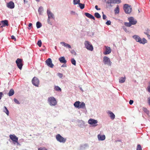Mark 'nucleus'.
I'll use <instances>...</instances> for the list:
<instances>
[{
    "label": "nucleus",
    "mask_w": 150,
    "mask_h": 150,
    "mask_svg": "<svg viewBox=\"0 0 150 150\" xmlns=\"http://www.w3.org/2000/svg\"><path fill=\"white\" fill-rule=\"evenodd\" d=\"M32 83L36 86H38L39 84V79L36 77H34L32 80Z\"/></svg>",
    "instance_id": "1a4fd4ad"
},
{
    "label": "nucleus",
    "mask_w": 150,
    "mask_h": 150,
    "mask_svg": "<svg viewBox=\"0 0 150 150\" xmlns=\"http://www.w3.org/2000/svg\"><path fill=\"white\" fill-rule=\"evenodd\" d=\"M105 52H104L103 54L105 55H106L109 54L111 52V50L110 47L107 46H105Z\"/></svg>",
    "instance_id": "ddd939ff"
},
{
    "label": "nucleus",
    "mask_w": 150,
    "mask_h": 150,
    "mask_svg": "<svg viewBox=\"0 0 150 150\" xmlns=\"http://www.w3.org/2000/svg\"><path fill=\"white\" fill-rule=\"evenodd\" d=\"M147 30H148V33H149V31L150 30H148V29Z\"/></svg>",
    "instance_id": "052dcab7"
},
{
    "label": "nucleus",
    "mask_w": 150,
    "mask_h": 150,
    "mask_svg": "<svg viewBox=\"0 0 150 150\" xmlns=\"http://www.w3.org/2000/svg\"><path fill=\"white\" fill-rule=\"evenodd\" d=\"M133 38L136 40L137 42H138V40L140 39V38L138 36L135 35L133 36Z\"/></svg>",
    "instance_id": "393cba45"
},
{
    "label": "nucleus",
    "mask_w": 150,
    "mask_h": 150,
    "mask_svg": "<svg viewBox=\"0 0 150 150\" xmlns=\"http://www.w3.org/2000/svg\"><path fill=\"white\" fill-rule=\"evenodd\" d=\"M59 60L60 62L62 63L66 64L67 62L64 57H60L59 59Z\"/></svg>",
    "instance_id": "a211bd4d"
},
{
    "label": "nucleus",
    "mask_w": 150,
    "mask_h": 150,
    "mask_svg": "<svg viewBox=\"0 0 150 150\" xmlns=\"http://www.w3.org/2000/svg\"><path fill=\"white\" fill-rule=\"evenodd\" d=\"M124 30H126V29H124Z\"/></svg>",
    "instance_id": "680f3d73"
},
{
    "label": "nucleus",
    "mask_w": 150,
    "mask_h": 150,
    "mask_svg": "<svg viewBox=\"0 0 150 150\" xmlns=\"http://www.w3.org/2000/svg\"><path fill=\"white\" fill-rule=\"evenodd\" d=\"M124 25L128 27H129L131 25V24L129 22V23L125 22L124 23Z\"/></svg>",
    "instance_id": "c9c22d12"
},
{
    "label": "nucleus",
    "mask_w": 150,
    "mask_h": 150,
    "mask_svg": "<svg viewBox=\"0 0 150 150\" xmlns=\"http://www.w3.org/2000/svg\"><path fill=\"white\" fill-rule=\"evenodd\" d=\"M48 101L50 105L51 106H54L57 104V101L55 98L53 97H50L48 98Z\"/></svg>",
    "instance_id": "f03ea898"
},
{
    "label": "nucleus",
    "mask_w": 150,
    "mask_h": 150,
    "mask_svg": "<svg viewBox=\"0 0 150 150\" xmlns=\"http://www.w3.org/2000/svg\"><path fill=\"white\" fill-rule=\"evenodd\" d=\"M94 16L98 18H100L101 17L100 15L98 13H95Z\"/></svg>",
    "instance_id": "473e14b6"
},
{
    "label": "nucleus",
    "mask_w": 150,
    "mask_h": 150,
    "mask_svg": "<svg viewBox=\"0 0 150 150\" xmlns=\"http://www.w3.org/2000/svg\"><path fill=\"white\" fill-rule=\"evenodd\" d=\"M71 62L72 64L74 65H76V62L75 60L74 59L72 58L71 60Z\"/></svg>",
    "instance_id": "72a5a7b5"
},
{
    "label": "nucleus",
    "mask_w": 150,
    "mask_h": 150,
    "mask_svg": "<svg viewBox=\"0 0 150 150\" xmlns=\"http://www.w3.org/2000/svg\"><path fill=\"white\" fill-rule=\"evenodd\" d=\"M14 3L12 1H11L7 4V7L8 8L12 9L14 8Z\"/></svg>",
    "instance_id": "2eb2a0df"
},
{
    "label": "nucleus",
    "mask_w": 150,
    "mask_h": 150,
    "mask_svg": "<svg viewBox=\"0 0 150 150\" xmlns=\"http://www.w3.org/2000/svg\"><path fill=\"white\" fill-rule=\"evenodd\" d=\"M84 44L85 47L87 50L90 51H92L93 50V47L92 45L88 41H85Z\"/></svg>",
    "instance_id": "6e6552de"
},
{
    "label": "nucleus",
    "mask_w": 150,
    "mask_h": 150,
    "mask_svg": "<svg viewBox=\"0 0 150 150\" xmlns=\"http://www.w3.org/2000/svg\"><path fill=\"white\" fill-rule=\"evenodd\" d=\"M47 65L51 68H53L54 67V64L52 63L51 59L49 58L47 59L45 61Z\"/></svg>",
    "instance_id": "9b49d317"
},
{
    "label": "nucleus",
    "mask_w": 150,
    "mask_h": 150,
    "mask_svg": "<svg viewBox=\"0 0 150 150\" xmlns=\"http://www.w3.org/2000/svg\"><path fill=\"white\" fill-rule=\"evenodd\" d=\"M11 39H13V40H14V41H16V38L13 35H12L11 36Z\"/></svg>",
    "instance_id": "49530a36"
},
{
    "label": "nucleus",
    "mask_w": 150,
    "mask_h": 150,
    "mask_svg": "<svg viewBox=\"0 0 150 150\" xmlns=\"http://www.w3.org/2000/svg\"><path fill=\"white\" fill-rule=\"evenodd\" d=\"M42 26L41 23L39 22H38L36 23V26L38 28H40Z\"/></svg>",
    "instance_id": "c756f323"
},
{
    "label": "nucleus",
    "mask_w": 150,
    "mask_h": 150,
    "mask_svg": "<svg viewBox=\"0 0 150 150\" xmlns=\"http://www.w3.org/2000/svg\"><path fill=\"white\" fill-rule=\"evenodd\" d=\"M36 1H40V0H35Z\"/></svg>",
    "instance_id": "bf43d9fd"
},
{
    "label": "nucleus",
    "mask_w": 150,
    "mask_h": 150,
    "mask_svg": "<svg viewBox=\"0 0 150 150\" xmlns=\"http://www.w3.org/2000/svg\"><path fill=\"white\" fill-rule=\"evenodd\" d=\"M43 11V8L41 6L40 7L38 10V11L39 13V14H41Z\"/></svg>",
    "instance_id": "c85d7f7f"
},
{
    "label": "nucleus",
    "mask_w": 150,
    "mask_h": 150,
    "mask_svg": "<svg viewBox=\"0 0 150 150\" xmlns=\"http://www.w3.org/2000/svg\"><path fill=\"white\" fill-rule=\"evenodd\" d=\"M4 112L6 113L7 115H8L9 112L6 106L4 107Z\"/></svg>",
    "instance_id": "cd10ccee"
},
{
    "label": "nucleus",
    "mask_w": 150,
    "mask_h": 150,
    "mask_svg": "<svg viewBox=\"0 0 150 150\" xmlns=\"http://www.w3.org/2000/svg\"><path fill=\"white\" fill-rule=\"evenodd\" d=\"M37 44L40 47L41 46L42 42L40 40H39Z\"/></svg>",
    "instance_id": "4c0bfd02"
},
{
    "label": "nucleus",
    "mask_w": 150,
    "mask_h": 150,
    "mask_svg": "<svg viewBox=\"0 0 150 150\" xmlns=\"http://www.w3.org/2000/svg\"><path fill=\"white\" fill-rule=\"evenodd\" d=\"M85 15L87 17L89 18L92 19L94 20H95V18L93 16L88 13H85Z\"/></svg>",
    "instance_id": "4be33fe9"
},
{
    "label": "nucleus",
    "mask_w": 150,
    "mask_h": 150,
    "mask_svg": "<svg viewBox=\"0 0 150 150\" xmlns=\"http://www.w3.org/2000/svg\"><path fill=\"white\" fill-rule=\"evenodd\" d=\"M98 137L99 140H104L105 138V136L104 135L98 134Z\"/></svg>",
    "instance_id": "aec40b11"
},
{
    "label": "nucleus",
    "mask_w": 150,
    "mask_h": 150,
    "mask_svg": "<svg viewBox=\"0 0 150 150\" xmlns=\"http://www.w3.org/2000/svg\"><path fill=\"white\" fill-rule=\"evenodd\" d=\"M137 150H142V147L140 144H138L137 148Z\"/></svg>",
    "instance_id": "e433bc0d"
},
{
    "label": "nucleus",
    "mask_w": 150,
    "mask_h": 150,
    "mask_svg": "<svg viewBox=\"0 0 150 150\" xmlns=\"http://www.w3.org/2000/svg\"><path fill=\"white\" fill-rule=\"evenodd\" d=\"M80 0H74L73 4L74 5H76L79 3L80 2Z\"/></svg>",
    "instance_id": "f704fd0d"
},
{
    "label": "nucleus",
    "mask_w": 150,
    "mask_h": 150,
    "mask_svg": "<svg viewBox=\"0 0 150 150\" xmlns=\"http://www.w3.org/2000/svg\"><path fill=\"white\" fill-rule=\"evenodd\" d=\"M78 4H79L81 9H83L84 8L85 4H82L79 2Z\"/></svg>",
    "instance_id": "7c9ffc66"
},
{
    "label": "nucleus",
    "mask_w": 150,
    "mask_h": 150,
    "mask_svg": "<svg viewBox=\"0 0 150 150\" xmlns=\"http://www.w3.org/2000/svg\"><path fill=\"white\" fill-rule=\"evenodd\" d=\"M38 150H47V149L44 147H40L38 149Z\"/></svg>",
    "instance_id": "58836bf2"
},
{
    "label": "nucleus",
    "mask_w": 150,
    "mask_h": 150,
    "mask_svg": "<svg viewBox=\"0 0 150 150\" xmlns=\"http://www.w3.org/2000/svg\"><path fill=\"white\" fill-rule=\"evenodd\" d=\"M74 105L75 107L79 109L83 108H85V103L83 102L81 103L79 101H76L74 103Z\"/></svg>",
    "instance_id": "f257e3e1"
},
{
    "label": "nucleus",
    "mask_w": 150,
    "mask_h": 150,
    "mask_svg": "<svg viewBox=\"0 0 150 150\" xmlns=\"http://www.w3.org/2000/svg\"><path fill=\"white\" fill-rule=\"evenodd\" d=\"M125 79L126 78L125 77H121L119 79V82L121 83L124 82L125 81Z\"/></svg>",
    "instance_id": "a878e982"
},
{
    "label": "nucleus",
    "mask_w": 150,
    "mask_h": 150,
    "mask_svg": "<svg viewBox=\"0 0 150 150\" xmlns=\"http://www.w3.org/2000/svg\"><path fill=\"white\" fill-rule=\"evenodd\" d=\"M54 89L57 91H61V88L58 86H55Z\"/></svg>",
    "instance_id": "2f4dec72"
},
{
    "label": "nucleus",
    "mask_w": 150,
    "mask_h": 150,
    "mask_svg": "<svg viewBox=\"0 0 150 150\" xmlns=\"http://www.w3.org/2000/svg\"><path fill=\"white\" fill-rule=\"evenodd\" d=\"M107 4H109L108 6L112 7L111 3L119 4L121 2V0H105Z\"/></svg>",
    "instance_id": "20e7f679"
},
{
    "label": "nucleus",
    "mask_w": 150,
    "mask_h": 150,
    "mask_svg": "<svg viewBox=\"0 0 150 150\" xmlns=\"http://www.w3.org/2000/svg\"><path fill=\"white\" fill-rule=\"evenodd\" d=\"M111 23V22L110 21H107L106 22V24H107V25H110Z\"/></svg>",
    "instance_id": "79ce46f5"
},
{
    "label": "nucleus",
    "mask_w": 150,
    "mask_h": 150,
    "mask_svg": "<svg viewBox=\"0 0 150 150\" xmlns=\"http://www.w3.org/2000/svg\"><path fill=\"white\" fill-rule=\"evenodd\" d=\"M103 61L105 64L110 65L111 62L110 59L108 57L105 56L103 58Z\"/></svg>",
    "instance_id": "9d476101"
},
{
    "label": "nucleus",
    "mask_w": 150,
    "mask_h": 150,
    "mask_svg": "<svg viewBox=\"0 0 150 150\" xmlns=\"http://www.w3.org/2000/svg\"><path fill=\"white\" fill-rule=\"evenodd\" d=\"M3 93L2 92H0V100L1 99Z\"/></svg>",
    "instance_id": "5fc2aeb1"
},
{
    "label": "nucleus",
    "mask_w": 150,
    "mask_h": 150,
    "mask_svg": "<svg viewBox=\"0 0 150 150\" xmlns=\"http://www.w3.org/2000/svg\"><path fill=\"white\" fill-rule=\"evenodd\" d=\"M10 139L13 141L14 144L16 143L18 144V138L14 134H11L9 135Z\"/></svg>",
    "instance_id": "0eeeda50"
},
{
    "label": "nucleus",
    "mask_w": 150,
    "mask_h": 150,
    "mask_svg": "<svg viewBox=\"0 0 150 150\" xmlns=\"http://www.w3.org/2000/svg\"><path fill=\"white\" fill-rule=\"evenodd\" d=\"M30 28H29V29H30Z\"/></svg>",
    "instance_id": "0e129e2a"
},
{
    "label": "nucleus",
    "mask_w": 150,
    "mask_h": 150,
    "mask_svg": "<svg viewBox=\"0 0 150 150\" xmlns=\"http://www.w3.org/2000/svg\"><path fill=\"white\" fill-rule=\"evenodd\" d=\"M133 100H130L129 101V104L130 105H132V104L133 103Z\"/></svg>",
    "instance_id": "8fccbe9b"
},
{
    "label": "nucleus",
    "mask_w": 150,
    "mask_h": 150,
    "mask_svg": "<svg viewBox=\"0 0 150 150\" xmlns=\"http://www.w3.org/2000/svg\"><path fill=\"white\" fill-rule=\"evenodd\" d=\"M1 23L2 24L1 27H3L5 26H8V22L7 20H5L2 21Z\"/></svg>",
    "instance_id": "f3484780"
},
{
    "label": "nucleus",
    "mask_w": 150,
    "mask_h": 150,
    "mask_svg": "<svg viewBox=\"0 0 150 150\" xmlns=\"http://www.w3.org/2000/svg\"><path fill=\"white\" fill-rule=\"evenodd\" d=\"M144 111L147 113H148L149 112V111L146 108H144Z\"/></svg>",
    "instance_id": "de8ad7c7"
},
{
    "label": "nucleus",
    "mask_w": 150,
    "mask_h": 150,
    "mask_svg": "<svg viewBox=\"0 0 150 150\" xmlns=\"http://www.w3.org/2000/svg\"><path fill=\"white\" fill-rule=\"evenodd\" d=\"M147 90L149 92H150V81L149 82V85L147 87Z\"/></svg>",
    "instance_id": "a19ab883"
},
{
    "label": "nucleus",
    "mask_w": 150,
    "mask_h": 150,
    "mask_svg": "<svg viewBox=\"0 0 150 150\" xmlns=\"http://www.w3.org/2000/svg\"><path fill=\"white\" fill-rule=\"evenodd\" d=\"M138 42L140 43L144 44L147 42L146 40L144 38H143L142 39L140 38V39L138 40Z\"/></svg>",
    "instance_id": "6ab92c4d"
},
{
    "label": "nucleus",
    "mask_w": 150,
    "mask_h": 150,
    "mask_svg": "<svg viewBox=\"0 0 150 150\" xmlns=\"http://www.w3.org/2000/svg\"><path fill=\"white\" fill-rule=\"evenodd\" d=\"M28 2L27 0H24V3H27Z\"/></svg>",
    "instance_id": "4d7b16f0"
},
{
    "label": "nucleus",
    "mask_w": 150,
    "mask_h": 150,
    "mask_svg": "<svg viewBox=\"0 0 150 150\" xmlns=\"http://www.w3.org/2000/svg\"><path fill=\"white\" fill-rule=\"evenodd\" d=\"M95 8L97 10H100V8H98V6L97 5H96L95 6Z\"/></svg>",
    "instance_id": "09e8293b"
},
{
    "label": "nucleus",
    "mask_w": 150,
    "mask_h": 150,
    "mask_svg": "<svg viewBox=\"0 0 150 150\" xmlns=\"http://www.w3.org/2000/svg\"><path fill=\"white\" fill-rule=\"evenodd\" d=\"M148 103L149 105H150V97L148 98Z\"/></svg>",
    "instance_id": "864d4df0"
},
{
    "label": "nucleus",
    "mask_w": 150,
    "mask_h": 150,
    "mask_svg": "<svg viewBox=\"0 0 150 150\" xmlns=\"http://www.w3.org/2000/svg\"><path fill=\"white\" fill-rule=\"evenodd\" d=\"M115 14H118L119 12V8L118 5H117L115 10Z\"/></svg>",
    "instance_id": "bb28decb"
},
{
    "label": "nucleus",
    "mask_w": 150,
    "mask_h": 150,
    "mask_svg": "<svg viewBox=\"0 0 150 150\" xmlns=\"http://www.w3.org/2000/svg\"><path fill=\"white\" fill-rule=\"evenodd\" d=\"M88 123L90 125H94L97 123L98 121L92 119H90L88 121Z\"/></svg>",
    "instance_id": "dca6fc26"
},
{
    "label": "nucleus",
    "mask_w": 150,
    "mask_h": 150,
    "mask_svg": "<svg viewBox=\"0 0 150 150\" xmlns=\"http://www.w3.org/2000/svg\"><path fill=\"white\" fill-rule=\"evenodd\" d=\"M14 93V91L13 89H11L9 91L8 95L9 96H13Z\"/></svg>",
    "instance_id": "b1692460"
},
{
    "label": "nucleus",
    "mask_w": 150,
    "mask_h": 150,
    "mask_svg": "<svg viewBox=\"0 0 150 150\" xmlns=\"http://www.w3.org/2000/svg\"><path fill=\"white\" fill-rule=\"evenodd\" d=\"M144 33L147 35V37L149 39H150V35H149L146 32H144Z\"/></svg>",
    "instance_id": "37998d69"
},
{
    "label": "nucleus",
    "mask_w": 150,
    "mask_h": 150,
    "mask_svg": "<svg viewBox=\"0 0 150 150\" xmlns=\"http://www.w3.org/2000/svg\"><path fill=\"white\" fill-rule=\"evenodd\" d=\"M71 53L73 54H74V55H76V52H75V51L74 50H71Z\"/></svg>",
    "instance_id": "a18cd8bd"
},
{
    "label": "nucleus",
    "mask_w": 150,
    "mask_h": 150,
    "mask_svg": "<svg viewBox=\"0 0 150 150\" xmlns=\"http://www.w3.org/2000/svg\"><path fill=\"white\" fill-rule=\"evenodd\" d=\"M56 139L57 140L60 142L65 143L66 141V139L62 137L60 134H58L56 136Z\"/></svg>",
    "instance_id": "39448f33"
},
{
    "label": "nucleus",
    "mask_w": 150,
    "mask_h": 150,
    "mask_svg": "<svg viewBox=\"0 0 150 150\" xmlns=\"http://www.w3.org/2000/svg\"><path fill=\"white\" fill-rule=\"evenodd\" d=\"M58 76L61 78H62L63 76V74L61 73H59L58 74Z\"/></svg>",
    "instance_id": "c03bdc74"
},
{
    "label": "nucleus",
    "mask_w": 150,
    "mask_h": 150,
    "mask_svg": "<svg viewBox=\"0 0 150 150\" xmlns=\"http://www.w3.org/2000/svg\"><path fill=\"white\" fill-rule=\"evenodd\" d=\"M124 30H126V29H124Z\"/></svg>",
    "instance_id": "e2e57ef3"
},
{
    "label": "nucleus",
    "mask_w": 150,
    "mask_h": 150,
    "mask_svg": "<svg viewBox=\"0 0 150 150\" xmlns=\"http://www.w3.org/2000/svg\"><path fill=\"white\" fill-rule=\"evenodd\" d=\"M61 67H66V65H65V64H63L62 66Z\"/></svg>",
    "instance_id": "13d9d810"
},
{
    "label": "nucleus",
    "mask_w": 150,
    "mask_h": 150,
    "mask_svg": "<svg viewBox=\"0 0 150 150\" xmlns=\"http://www.w3.org/2000/svg\"><path fill=\"white\" fill-rule=\"evenodd\" d=\"M47 13L48 16V19L47 20L48 22H49L50 21V19L51 18H54V15L50 11L47 10Z\"/></svg>",
    "instance_id": "f8f14e48"
},
{
    "label": "nucleus",
    "mask_w": 150,
    "mask_h": 150,
    "mask_svg": "<svg viewBox=\"0 0 150 150\" xmlns=\"http://www.w3.org/2000/svg\"><path fill=\"white\" fill-rule=\"evenodd\" d=\"M60 44H62V46H64L68 48H71V47L70 45L67 43H65L64 42H60Z\"/></svg>",
    "instance_id": "412c9836"
},
{
    "label": "nucleus",
    "mask_w": 150,
    "mask_h": 150,
    "mask_svg": "<svg viewBox=\"0 0 150 150\" xmlns=\"http://www.w3.org/2000/svg\"><path fill=\"white\" fill-rule=\"evenodd\" d=\"M16 63L18 68L20 70L22 69V67L23 65V61L21 59L18 58L16 61Z\"/></svg>",
    "instance_id": "7ed1b4c3"
},
{
    "label": "nucleus",
    "mask_w": 150,
    "mask_h": 150,
    "mask_svg": "<svg viewBox=\"0 0 150 150\" xmlns=\"http://www.w3.org/2000/svg\"><path fill=\"white\" fill-rule=\"evenodd\" d=\"M103 19H105L106 18V16L105 15L103 14Z\"/></svg>",
    "instance_id": "603ef678"
},
{
    "label": "nucleus",
    "mask_w": 150,
    "mask_h": 150,
    "mask_svg": "<svg viewBox=\"0 0 150 150\" xmlns=\"http://www.w3.org/2000/svg\"><path fill=\"white\" fill-rule=\"evenodd\" d=\"M124 9L126 13H130L132 11V8L130 6L125 4L124 6Z\"/></svg>",
    "instance_id": "423d86ee"
},
{
    "label": "nucleus",
    "mask_w": 150,
    "mask_h": 150,
    "mask_svg": "<svg viewBox=\"0 0 150 150\" xmlns=\"http://www.w3.org/2000/svg\"><path fill=\"white\" fill-rule=\"evenodd\" d=\"M108 114L110 115V116L112 120H113L115 118V115L111 111H109L108 112Z\"/></svg>",
    "instance_id": "5701e85b"
},
{
    "label": "nucleus",
    "mask_w": 150,
    "mask_h": 150,
    "mask_svg": "<svg viewBox=\"0 0 150 150\" xmlns=\"http://www.w3.org/2000/svg\"><path fill=\"white\" fill-rule=\"evenodd\" d=\"M75 13L74 11H71L70 12V14L71 15H75Z\"/></svg>",
    "instance_id": "3c124183"
},
{
    "label": "nucleus",
    "mask_w": 150,
    "mask_h": 150,
    "mask_svg": "<svg viewBox=\"0 0 150 150\" xmlns=\"http://www.w3.org/2000/svg\"><path fill=\"white\" fill-rule=\"evenodd\" d=\"M14 101L15 103H16L18 104H19L20 103L18 101L16 98H15L14 99Z\"/></svg>",
    "instance_id": "ea45409f"
},
{
    "label": "nucleus",
    "mask_w": 150,
    "mask_h": 150,
    "mask_svg": "<svg viewBox=\"0 0 150 150\" xmlns=\"http://www.w3.org/2000/svg\"><path fill=\"white\" fill-rule=\"evenodd\" d=\"M32 23H30L29 24V25H28V27H31V26H32Z\"/></svg>",
    "instance_id": "6e6d98bb"
},
{
    "label": "nucleus",
    "mask_w": 150,
    "mask_h": 150,
    "mask_svg": "<svg viewBox=\"0 0 150 150\" xmlns=\"http://www.w3.org/2000/svg\"><path fill=\"white\" fill-rule=\"evenodd\" d=\"M128 21L131 25H135L137 23L136 21L134 20L132 17H130L128 18Z\"/></svg>",
    "instance_id": "4468645a"
}]
</instances>
